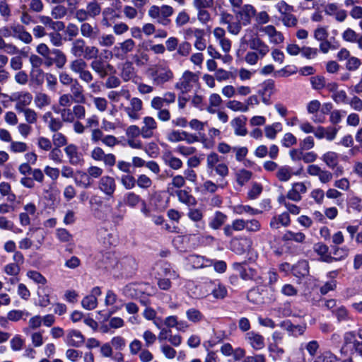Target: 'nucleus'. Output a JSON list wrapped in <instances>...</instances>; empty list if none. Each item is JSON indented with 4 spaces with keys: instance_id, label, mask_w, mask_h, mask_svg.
Here are the masks:
<instances>
[{
    "instance_id": "nucleus-3",
    "label": "nucleus",
    "mask_w": 362,
    "mask_h": 362,
    "mask_svg": "<svg viewBox=\"0 0 362 362\" xmlns=\"http://www.w3.org/2000/svg\"><path fill=\"white\" fill-rule=\"evenodd\" d=\"M174 13V8L169 5L163 4L161 6L153 5L148 11V15L150 18L155 20L159 24L167 26L170 24L171 17Z\"/></svg>"
},
{
    "instance_id": "nucleus-14",
    "label": "nucleus",
    "mask_w": 362,
    "mask_h": 362,
    "mask_svg": "<svg viewBox=\"0 0 362 362\" xmlns=\"http://www.w3.org/2000/svg\"><path fill=\"white\" fill-rule=\"evenodd\" d=\"M158 128V124L156 119L150 116L143 118L141 129V136L144 139H150L153 136L154 132Z\"/></svg>"
},
{
    "instance_id": "nucleus-6",
    "label": "nucleus",
    "mask_w": 362,
    "mask_h": 362,
    "mask_svg": "<svg viewBox=\"0 0 362 362\" xmlns=\"http://www.w3.org/2000/svg\"><path fill=\"white\" fill-rule=\"evenodd\" d=\"M128 100H129V105L124 106L123 104H121L119 109L124 110L131 120L135 121L139 119L141 116L140 112L143 109L142 100L139 98H131V96Z\"/></svg>"
},
{
    "instance_id": "nucleus-35",
    "label": "nucleus",
    "mask_w": 362,
    "mask_h": 362,
    "mask_svg": "<svg viewBox=\"0 0 362 362\" xmlns=\"http://www.w3.org/2000/svg\"><path fill=\"white\" fill-rule=\"evenodd\" d=\"M45 74L46 73L42 69H30L29 75L30 83L35 86H41L44 83Z\"/></svg>"
},
{
    "instance_id": "nucleus-30",
    "label": "nucleus",
    "mask_w": 362,
    "mask_h": 362,
    "mask_svg": "<svg viewBox=\"0 0 362 362\" xmlns=\"http://www.w3.org/2000/svg\"><path fill=\"white\" fill-rule=\"evenodd\" d=\"M71 96L74 102L78 103H84L86 102V97L83 94L82 86L79 84L77 80L71 86Z\"/></svg>"
},
{
    "instance_id": "nucleus-58",
    "label": "nucleus",
    "mask_w": 362,
    "mask_h": 362,
    "mask_svg": "<svg viewBox=\"0 0 362 362\" xmlns=\"http://www.w3.org/2000/svg\"><path fill=\"white\" fill-rule=\"evenodd\" d=\"M275 8L278 11V12L281 14V16L288 14L289 13H292L294 11V7L288 3H286L284 0H281L278 1L275 4Z\"/></svg>"
},
{
    "instance_id": "nucleus-56",
    "label": "nucleus",
    "mask_w": 362,
    "mask_h": 362,
    "mask_svg": "<svg viewBox=\"0 0 362 362\" xmlns=\"http://www.w3.org/2000/svg\"><path fill=\"white\" fill-rule=\"evenodd\" d=\"M98 45L101 47H110L115 42V37L112 34H103L98 37Z\"/></svg>"
},
{
    "instance_id": "nucleus-54",
    "label": "nucleus",
    "mask_w": 362,
    "mask_h": 362,
    "mask_svg": "<svg viewBox=\"0 0 362 362\" xmlns=\"http://www.w3.org/2000/svg\"><path fill=\"white\" fill-rule=\"evenodd\" d=\"M18 112L23 113L25 120L28 124H35L37 121V113L31 108L21 110Z\"/></svg>"
},
{
    "instance_id": "nucleus-34",
    "label": "nucleus",
    "mask_w": 362,
    "mask_h": 362,
    "mask_svg": "<svg viewBox=\"0 0 362 362\" xmlns=\"http://www.w3.org/2000/svg\"><path fill=\"white\" fill-rule=\"evenodd\" d=\"M37 305L45 308L50 303L49 292L47 287L38 286L37 290Z\"/></svg>"
},
{
    "instance_id": "nucleus-47",
    "label": "nucleus",
    "mask_w": 362,
    "mask_h": 362,
    "mask_svg": "<svg viewBox=\"0 0 362 362\" xmlns=\"http://www.w3.org/2000/svg\"><path fill=\"white\" fill-rule=\"evenodd\" d=\"M220 156L215 152H211L206 156V169L209 174L212 175L214 168L219 164Z\"/></svg>"
},
{
    "instance_id": "nucleus-27",
    "label": "nucleus",
    "mask_w": 362,
    "mask_h": 362,
    "mask_svg": "<svg viewBox=\"0 0 362 362\" xmlns=\"http://www.w3.org/2000/svg\"><path fill=\"white\" fill-rule=\"evenodd\" d=\"M280 327L288 331L291 335L294 337L302 335L306 328L305 325H294L289 320H286L281 322Z\"/></svg>"
},
{
    "instance_id": "nucleus-17",
    "label": "nucleus",
    "mask_w": 362,
    "mask_h": 362,
    "mask_svg": "<svg viewBox=\"0 0 362 362\" xmlns=\"http://www.w3.org/2000/svg\"><path fill=\"white\" fill-rule=\"evenodd\" d=\"M134 47V41L132 39H127L115 46L112 50L117 59H123L127 54L132 52Z\"/></svg>"
},
{
    "instance_id": "nucleus-1",
    "label": "nucleus",
    "mask_w": 362,
    "mask_h": 362,
    "mask_svg": "<svg viewBox=\"0 0 362 362\" xmlns=\"http://www.w3.org/2000/svg\"><path fill=\"white\" fill-rule=\"evenodd\" d=\"M146 74L153 84L158 86L171 81L174 78L173 71L165 64H158L149 67Z\"/></svg>"
},
{
    "instance_id": "nucleus-10",
    "label": "nucleus",
    "mask_w": 362,
    "mask_h": 362,
    "mask_svg": "<svg viewBox=\"0 0 362 362\" xmlns=\"http://www.w3.org/2000/svg\"><path fill=\"white\" fill-rule=\"evenodd\" d=\"M90 66L100 78H105L113 69L112 66L102 57L92 60Z\"/></svg>"
},
{
    "instance_id": "nucleus-55",
    "label": "nucleus",
    "mask_w": 362,
    "mask_h": 362,
    "mask_svg": "<svg viewBox=\"0 0 362 362\" xmlns=\"http://www.w3.org/2000/svg\"><path fill=\"white\" fill-rule=\"evenodd\" d=\"M124 201L126 205L135 207L141 201L139 195L134 192H128L124 195Z\"/></svg>"
},
{
    "instance_id": "nucleus-43",
    "label": "nucleus",
    "mask_w": 362,
    "mask_h": 362,
    "mask_svg": "<svg viewBox=\"0 0 362 362\" xmlns=\"http://www.w3.org/2000/svg\"><path fill=\"white\" fill-rule=\"evenodd\" d=\"M282 130V124L280 122H274L264 127L265 136L269 139H274L278 132Z\"/></svg>"
},
{
    "instance_id": "nucleus-57",
    "label": "nucleus",
    "mask_w": 362,
    "mask_h": 362,
    "mask_svg": "<svg viewBox=\"0 0 362 362\" xmlns=\"http://www.w3.org/2000/svg\"><path fill=\"white\" fill-rule=\"evenodd\" d=\"M28 146L23 141H12L10 143L9 151L14 153H21L27 151Z\"/></svg>"
},
{
    "instance_id": "nucleus-20",
    "label": "nucleus",
    "mask_w": 362,
    "mask_h": 362,
    "mask_svg": "<svg viewBox=\"0 0 362 362\" xmlns=\"http://www.w3.org/2000/svg\"><path fill=\"white\" fill-rule=\"evenodd\" d=\"M84 341L85 337L81 332L75 329L70 330L66 337V343L70 346L80 347Z\"/></svg>"
},
{
    "instance_id": "nucleus-16",
    "label": "nucleus",
    "mask_w": 362,
    "mask_h": 362,
    "mask_svg": "<svg viewBox=\"0 0 362 362\" xmlns=\"http://www.w3.org/2000/svg\"><path fill=\"white\" fill-rule=\"evenodd\" d=\"M101 295V290L99 286L92 288L90 293L84 297L81 301L82 307L88 310L95 309L98 305L97 297Z\"/></svg>"
},
{
    "instance_id": "nucleus-45",
    "label": "nucleus",
    "mask_w": 362,
    "mask_h": 362,
    "mask_svg": "<svg viewBox=\"0 0 362 362\" xmlns=\"http://www.w3.org/2000/svg\"><path fill=\"white\" fill-rule=\"evenodd\" d=\"M122 97L124 98L126 100H129L130 97L129 90L122 88L118 91H110L107 94L108 99L113 102H119Z\"/></svg>"
},
{
    "instance_id": "nucleus-36",
    "label": "nucleus",
    "mask_w": 362,
    "mask_h": 362,
    "mask_svg": "<svg viewBox=\"0 0 362 362\" xmlns=\"http://www.w3.org/2000/svg\"><path fill=\"white\" fill-rule=\"evenodd\" d=\"M321 159L332 170L334 169L339 163V155L333 151H328L324 153Z\"/></svg>"
},
{
    "instance_id": "nucleus-61",
    "label": "nucleus",
    "mask_w": 362,
    "mask_h": 362,
    "mask_svg": "<svg viewBox=\"0 0 362 362\" xmlns=\"http://www.w3.org/2000/svg\"><path fill=\"white\" fill-rule=\"evenodd\" d=\"M120 182L126 189H132L136 185V180L130 173L122 175L120 178Z\"/></svg>"
},
{
    "instance_id": "nucleus-26",
    "label": "nucleus",
    "mask_w": 362,
    "mask_h": 362,
    "mask_svg": "<svg viewBox=\"0 0 362 362\" xmlns=\"http://www.w3.org/2000/svg\"><path fill=\"white\" fill-rule=\"evenodd\" d=\"M117 267L126 274H132L136 269V263L131 257H126L119 260Z\"/></svg>"
},
{
    "instance_id": "nucleus-64",
    "label": "nucleus",
    "mask_w": 362,
    "mask_h": 362,
    "mask_svg": "<svg viewBox=\"0 0 362 362\" xmlns=\"http://www.w3.org/2000/svg\"><path fill=\"white\" fill-rule=\"evenodd\" d=\"M52 140L54 147L60 148L67 145V138L61 132L54 133L52 136Z\"/></svg>"
},
{
    "instance_id": "nucleus-18",
    "label": "nucleus",
    "mask_w": 362,
    "mask_h": 362,
    "mask_svg": "<svg viewBox=\"0 0 362 362\" xmlns=\"http://www.w3.org/2000/svg\"><path fill=\"white\" fill-rule=\"evenodd\" d=\"M260 30L268 36L269 42L272 44H281L284 40L283 34L272 25L264 26Z\"/></svg>"
},
{
    "instance_id": "nucleus-44",
    "label": "nucleus",
    "mask_w": 362,
    "mask_h": 362,
    "mask_svg": "<svg viewBox=\"0 0 362 362\" xmlns=\"http://www.w3.org/2000/svg\"><path fill=\"white\" fill-rule=\"evenodd\" d=\"M86 10L91 18H95L96 16H99L102 11L100 4L95 0L89 1L86 5Z\"/></svg>"
},
{
    "instance_id": "nucleus-29",
    "label": "nucleus",
    "mask_w": 362,
    "mask_h": 362,
    "mask_svg": "<svg viewBox=\"0 0 362 362\" xmlns=\"http://www.w3.org/2000/svg\"><path fill=\"white\" fill-rule=\"evenodd\" d=\"M228 216L220 211H216L209 223V226L214 230H218L227 221Z\"/></svg>"
},
{
    "instance_id": "nucleus-25",
    "label": "nucleus",
    "mask_w": 362,
    "mask_h": 362,
    "mask_svg": "<svg viewBox=\"0 0 362 362\" xmlns=\"http://www.w3.org/2000/svg\"><path fill=\"white\" fill-rule=\"evenodd\" d=\"M233 268L237 271L239 276L243 280L254 279L257 275L255 269L250 267H245L242 264L234 263Z\"/></svg>"
},
{
    "instance_id": "nucleus-8",
    "label": "nucleus",
    "mask_w": 362,
    "mask_h": 362,
    "mask_svg": "<svg viewBox=\"0 0 362 362\" xmlns=\"http://www.w3.org/2000/svg\"><path fill=\"white\" fill-rule=\"evenodd\" d=\"M64 151L68 162L74 166H81L84 163L83 153L79 151L78 147L74 144H69L64 148Z\"/></svg>"
},
{
    "instance_id": "nucleus-53",
    "label": "nucleus",
    "mask_w": 362,
    "mask_h": 362,
    "mask_svg": "<svg viewBox=\"0 0 362 362\" xmlns=\"http://www.w3.org/2000/svg\"><path fill=\"white\" fill-rule=\"evenodd\" d=\"M228 185L227 182L219 184L214 183L211 180H206L203 183V189L209 193H215L218 187L224 188Z\"/></svg>"
},
{
    "instance_id": "nucleus-28",
    "label": "nucleus",
    "mask_w": 362,
    "mask_h": 362,
    "mask_svg": "<svg viewBox=\"0 0 362 362\" xmlns=\"http://www.w3.org/2000/svg\"><path fill=\"white\" fill-rule=\"evenodd\" d=\"M246 339L255 350H260L264 347V339L259 334L253 332H248L246 334Z\"/></svg>"
},
{
    "instance_id": "nucleus-46",
    "label": "nucleus",
    "mask_w": 362,
    "mask_h": 362,
    "mask_svg": "<svg viewBox=\"0 0 362 362\" xmlns=\"http://www.w3.org/2000/svg\"><path fill=\"white\" fill-rule=\"evenodd\" d=\"M252 173L245 169L239 170L235 174V179L238 184L243 186L252 178Z\"/></svg>"
},
{
    "instance_id": "nucleus-62",
    "label": "nucleus",
    "mask_w": 362,
    "mask_h": 362,
    "mask_svg": "<svg viewBox=\"0 0 362 362\" xmlns=\"http://www.w3.org/2000/svg\"><path fill=\"white\" fill-rule=\"evenodd\" d=\"M247 299L257 305H259L264 303V298L257 288H253L249 291L247 295Z\"/></svg>"
},
{
    "instance_id": "nucleus-22",
    "label": "nucleus",
    "mask_w": 362,
    "mask_h": 362,
    "mask_svg": "<svg viewBox=\"0 0 362 362\" xmlns=\"http://www.w3.org/2000/svg\"><path fill=\"white\" fill-rule=\"evenodd\" d=\"M86 42L82 38H77L71 42L70 53L76 59L83 58L85 54Z\"/></svg>"
},
{
    "instance_id": "nucleus-9",
    "label": "nucleus",
    "mask_w": 362,
    "mask_h": 362,
    "mask_svg": "<svg viewBox=\"0 0 362 362\" xmlns=\"http://www.w3.org/2000/svg\"><path fill=\"white\" fill-rule=\"evenodd\" d=\"M95 216L100 220H107L111 218L114 223L120 222L124 217V215L119 212L115 211L108 204L103 206V209H95Z\"/></svg>"
},
{
    "instance_id": "nucleus-63",
    "label": "nucleus",
    "mask_w": 362,
    "mask_h": 362,
    "mask_svg": "<svg viewBox=\"0 0 362 362\" xmlns=\"http://www.w3.org/2000/svg\"><path fill=\"white\" fill-rule=\"evenodd\" d=\"M136 184L141 189H148L151 187L153 182L151 179L145 174L139 175L136 180Z\"/></svg>"
},
{
    "instance_id": "nucleus-33",
    "label": "nucleus",
    "mask_w": 362,
    "mask_h": 362,
    "mask_svg": "<svg viewBox=\"0 0 362 362\" xmlns=\"http://www.w3.org/2000/svg\"><path fill=\"white\" fill-rule=\"evenodd\" d=\"M27 235L35 239L34 247L36 250H40L45 238V231L41 228L30 229Z\"/></svg>"
},
{
    "instance_id": "nucleus-31",
    "label": "nucleus",
    "mask_w": 362,
    "mask_h": 362,
    "mask_svg": "<svg viewBox=\"0 0 362 362\" xmlns=\"http://www.w3.org/2000/svg\"><path fill=\"white\" fill-rule=\"evenodd\" d=\"M175 194L177 197L179 202L182 204H185L189 206H194L197 204V200L195 197L186 189H177L175 192Z\"/></svg>"
},
{
    "instance_id": "nucleus-11",
    "label": "nucleus",
    "mask_w": 362,
    "mask_h": 362,
    "mask_svg": "<svg viewBox=\"0 0 362 362\" xmlns=\"http://www.w3.org/2000/svg\"><path fill=\"white\" fill-rule=\"evenodd\" d=\"M98 188L105 196L112 197L117 188L116 181L110 175L103 176L98 182Z\"/></svg>"
},
{
    "instance_id": "nucleus-59",
    "label": "nucleus",
    "mask_w": 362,
    "mask_h": 362,
    "mask_svg": "<svg viewBox=\"0 0 362 362\" xmlns=\"http://www.w3.org/2000/svg\"><path fill=\"white\" fill-rule=\"evenodd\" d=\"M283 239L284 240H293L296 243H303L305 235L301 232L294 233L288 230L284 235Z\"/></svg>"
},
{
    "instance_id": "nucleus-13",
    "label": "nucleus",
    "mask_w": 362,
    "mask_h": 362,
    "mask_svg": "<svg viewBox=\"0 0 362 362\" xmlns=\"http://www.w3.org/2000/svg\"><path fill=\"white\" fill-rule=\"evenodd\" d=\"M12 32L13 38L18 40L24 44L29 45L33 42L32 35L21 23H13Z\"/></svg>"
},
{
    "instance_id": "nucleus-49",
    "label": "nucleus",
    "mask_w": 362,
    "mask_h": 362,
    "mask_svg": "<svg viewBox=\"0 0 362 362\" xmlns=\"http://www.w3.org/2000/svg\"><path fill=\"white\" fill-rule=\"evenodd\" d=\"M35 104L38 108H43L51 103L50 98L45 93H37L35 96Z\"/></svg>"
},
{
    "instance_id": "nucleus-51",
    "label": "nucleus",
    "mask_w": 362,
    "mask_h": 362,
    "mask_svg": "<svg viewBox=\"0 0 362 362\" xmlns=\"http://www.w3.org/2000/svg\"><path fill=\"white\" fill-rule=\"evenodd\" d=\"M25 339L19 334H16L10 340V346L12 351L18 352L21 351L25 346Z\"/></svg>"
},
{
    "instance_id": "nucleus-38",
    "label": "nucleus",
    "mask_w": 362,
    "mask_h": 362,
    "mask_svg": "<svg viewBox=\"0 0 362 362\" xmlns=\"http://www.w3.org/2000/svg\"><path fill=\"white\" fill-rule=\"evenodd\" d=\"M164 162L170 168L177 170L182 168L183 163L179 158H177L168 153L164 156Z\"/></svg>"
},
{
    "instance_id": "nucleus-32",
    "label": "nucleus",
    "mask_w": 362,
    "mask_h": 362,
    "mask_svg": "<svg viewBox=\"0 0 362 362\" xmlns=\"http://www.w3.org/2000/svg\"><path fill=\"white\" fill-rule=\"evenodd\" d=\"M291 219L288 213H282L281 214L274 216L270 221V227L274 229H277L280 226L286 227L289 226Z\"/></svg>"
},
{
    "instance_id": "nucleus-19",
    "label": "nucleus",
    "mask_w": 362,
    "mask_h": 362,
    "mask_svg": "<svg viewBox=\"0 0 362 362\" xmlns=\"http://www.w3.org/2000/svg\"><path fill=\"white\" fill-rule=\"evenodd\" d=\"M314 251L320 256V260L325 262L331 263L334 261H339L340 258H333L329 254V247L325 244L318 243L313 247Z\"/></svg>"
},
{
    "instance_id": "nucleus-40",
    "label": "nucleus",
    "mask_w": 362,
    "mask_h": 362,
    "mask_svg": "<svg viewBox=\"0 0 362 362\" xmlns=\"http://www.w3.org/2000/svg\"><path fill=\"white\" fill-rule=\"evenodd\" d=\"M186 317L194 324L201 322L204 319V315L197 308H191L186 311Z\"/></svg>"
},
{
    "instance_id": "nucleus-5",
    "label": "nucleus",
    "mask_w": 362,
    "mask_h": 362,
    "mask_svg": "<svg viewBox=\"0 0 362 362\" xmlns=\"http://www.w3.org/2000/svg\"><path fill=\"white\" fill-rule=\"evenodd\" d=\"M198 81V75L187 70L184 71L178 81L175 84V88L180 90L182 93H187L191 91Z\"/></svg>"
},
{
    "instance_id": "nucleus-37",
    "label": "nucleus",
    "mask_w": 362,
    "mask_h": 362,
    "mask_svg": "<svg viewBox=\"0 0 362 362\" xmlns=\"http://www.w3.org/2000/svg\"><path fill=\"white\" fill-rule=\"evenodd\" d=\"M120 76L126 82L134 78L136 76L135 69L131 62H125L122 65Z\"/></svg>"
},
{
    "instance_id": "nucleus-2",
    "label": "nucleus",
    "mask_w": 362,
    "mask_h": 362,
    "mask_svg": "<svg viewBox=\"0 0 362 362\" xmlns=\"http://www.w3.org/2000/svg\"><path fill=\"white\" fill-rule=\"evenodd\" d=\"M241 45H247L250 49L258 52L260 58L264 57L269 52V47L262 39H260L253 30L247 28L245 30L244 35L240 39Z\"/></svg>"
},
{
    "instance_id": "nucleus-39",
    "label": "nucleus",
    "mask_w": 362,
    "mask_h": 362,
    "mask_svg": "<svg viewBox=\"0 0 362 362\" xmlns=\"http://www.w3.org/2000/svg\"><path fill=\"white\" fill-rule=\"evenodd\" d=\"M51 54L54 56L53 58V62L55 66L58 69H62L67 62L66 54L59 49H52Z\"/></svg>"
},
{
    "instance_id": "nucleus-7",
    "label": "nucleus",
    "mask_w": 362,
    "mask_h": 362,
    "mask_svg": "<svg viewBox=\"0 0 362 362\" xmlns=\"http://www.w3.org/2000/svg\"><path fill=\"white\" fill-rule=\"evenodd\" d=\"M220 22L222 24L227 25L228 32L234 35H237L240 33L243 25L238 18L226 12L221 13Z\"/></svg>"
},
{
    "instance_id": "nucleus-60",
    "label": "nucleus",
    "mask_w": 362,
    "mask_h": 362,
    "mask_svg": "<svg viewBox=\"0 0 362 362\" xmlns=\"http://www.w3.org/2000/svg\"><path fill=\"white\" fill-rule=\"evenodd\" d=\"M339 359L336 355L331 351H324L315 358L313 362H338Z\"/></svg>"
},
{
    "instance_id": "nucleus-23",
    "label": "nucleus",
    "mask_w": 362,
    "mask_h": 362,
    "mask_svg": "<svg viewBox=\"0 0 362 362\" xmlns=\"http://www.w3.org/2000/svg\"><path fill=\"white\" fill-rule=\"evenodd\" d=\"M75 184L81 187L88 189L90 187L93 183V180L90 179L88 172L83 170H76L74 176Z\"/></svg>"
},
{
    "instance_id": "nucleus-21",
    "label": "nucleus",
    "mask_w": 362,
    "mask_h": 362,
    "mask_svg": "<svg viewBox=\"0 0 362 362\" xmlns=\"http://www.w3.org/2000/svg\"><path fill=\"white\" fill-rule=\"evenodd\" d=\"M80 31L83 37L90 40H95L100 34L98 27L96 25H93L88 22L81 23L80 26Z\"/></svg>"
},
{
    "instance_id": "nucleus-42",
    "label": "nucleus",
    "mask_w": 362,
    "mask_h": 362,
    "mask_svg": "<svg viewBox=\"0 0 362 362\" xmlns=\"http://www.w3.org/2000/svg\"><path fill=\"white\" fill-rule=\"evenodd\" d=\"M233 211L239 215L247 214L249 215L255 216L262 214V211L251 207L249 205H236L234 206Z\"/></svg>"
},
{
    "instance_id": "nucleus-48",
    "label": "nucleus",
    "mask_w": 362,
    "mask_h": 362,
    "mask_svg": "<svg viewBox=\"0 0 362 362\" xmlns=\"http://www.w3.org/2000/svg\"><path fill=\"white\" fill-rule=\"evenodd\" d=\"M309 272L308 263L306 261L298 262L293 267V273L296 276H306Z\"/></svg>"
},
{
    "instance_id": "nucleus-4",
    "label": "nucleus",
    "mask_w": 362,
    "mask_h": 362,
    "mask_svg": "<svg viewBox=\"0 0 362 362\" xmlns=\"http://www.w3.org/2000/svg\"><path fill=\"white\" fill-rule=\"evenodd\" d=\"M88 66L83 59H75L70 62L69 69L82 82L89 84L93 81L94 76Z\"/></svg>"
},
{
    "instance_id": "nucleus-15",
    "label": "nucleus",
    "mask_w": 362,
    "mask_h": 362,
    "mask_svg": "<svg viewBox=\"0 0 362 362\" xmlns=\"http://www.w3.org/2000/svg\"><path fill=\"white\" fill-rule=\"evenodd\" d=\"M33 100V96L29 92H18L13 93L11 96V100L16 101L15 110L18 112L24 110L29 105Z\"/></svg>"
},
{
    "instance_id": "nucleus-52",
    "label": "nucleus",
    "mask_w": 362,
    "mask_h": 362,
    "mask_svg": "<svg viewBox=\"0 0 362 362\" xmlns=\"http://www.w3.org/2000/svg\"><path fill=\"white\" fill-rule=\"evenodd\" d=\"M226 107L234 112H246L248 111V105H246L245 103L235 100H229L227 102Z\"/></svg>"
},
{
    "instance_id": "nucleus-12",
    "label": "nucleus",
    "mask_w": 362,
    "mask_h": 362,
    "mask_svg": "<svg viewBox=\"0 0 362 362\" xmlns=\"http://www.w3.org/2000/svg\"><path fill=\"white\" fill-rule=\"evenodd\" d=\"M256 15V9L250 4L244 5L240 10L235 13L236 18H238L244 26L251 23V20Z\"/></svg>"
},
{
    "instance_id": "nucleus-50",
    "label": "nucleus",
    "mask_w": 362,
    "mask_h": 362,
    "mask_svg": "<svg viewBox=\"0 0 362 362\" xmlns=\"http://www.w3.org/2000/svg\"><path fill=\"white\" fill-rule=\"evenodd\" d=\"M291 168L288 166H281L278 168L276 177L281 182H287L291 177Z\"/></svg>"
},
{
    "instance_id": "nucleus-24",
    "label": "nucleus",
    "mask_w": 362,
    "mask_h": 362,
    "mask_svg": "<svg viewBox=\"0 0 362 362\" xmlns=\"http://www.w3.org/2000/svg\"><path fill=\"white\" fill-rule=\"evenodd\" d=\"M246 122L247 117L245 116L237 117L231 120L230 124L235 135L244 136L247 134Z\"/></svg>"
},
{
    "instance_id": "nucleus-41",
    "label": "nucleus",
    "mask_w": 362,
    "mask_h": 362,
    "mask_svg": "<svg viewBox=\"0 0 362 362\" xmlns=\"http://www.w3.org/2000/svg\"><path fill=\"white\" fill-rule=\"evenodd\" d=\"M54 112L59 114L62 122L72 123L75 119L70 108L53 107Z\"/></svg>"
}]
</instances>
